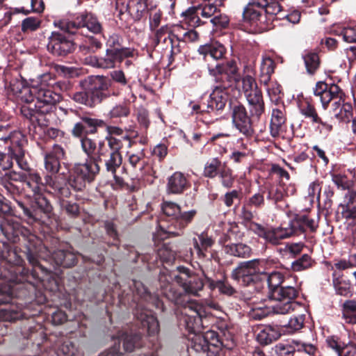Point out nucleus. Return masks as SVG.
Instances as JSON below:
<instances>
[{
  "label": "nucleus",
  "mask_w": 356,
  "mask_h": 356,
  "mask_svg": "<svg viewBox=\"0 0 356 356\" xmlns=\"http://www.w3.org/2000/svg\"><path fill=\"white\" fill-rule=\"evenodd\" d=\"M1 234L12 243L23 242L19 253L16 248L1 240V306L4 305L1 307V321L12 322L24 317L21 311L24 305L36 298L45 300L41 289L44 277L52 270L41 261H47L48 256L55 269L70 268L78 264L79 254L70 246L55 250L49 255L42 241L12 217L1 216Z\"/></svg>",
  "instance_id": "f257e3e1"
},
{
  "label": "nucleus",
  "mask_w": 356,
  "mask_h": 356,
  "mask_svg": "<svg viewBox=\"0 0 356 356\" xmlns=\"http://www.w3.org/2000/svg\"><path fill=\"white\" fill-rule=\"evenodd\" d=\"M120 303L131 308L136 323L141 331L135 333H125L122 335V346L126 352H133L136 348L142 347L143 336L147 333L149 336L156 335L160 330L157 318L146 307L151 302L156 308L165 312L166 308L163 302L158 296L153 295L140 281L132 280L129 284V292H122L119 296Z\"/></svg>",
  "instance_id": "f03ea898"
},
{
  "label": "nucleus",
  "mask_w": 356,
  "mask_h": 356,
  "mask_svg": "<svg viewBox=\"0 0 356 356\" xmlns=\"http://www.w3.org/2000/svg\"><path fill=\"white\" fill-rule=\"evenodd\" d=\"M60 95L51 90L40 87L36 88L35 102L34 104H23L20 108L22 116L27 120L29 134L35 136L37 127H47L49 120L47 118L56 109V104L59 101Z\"/></svg>",
  "instance_id": "7ed1b4c3"
},
{
  "label": "nucleus",
  "mask_w": 356,
  "mask_h": 356,
  "mask_svg": "<svg viewBox=\"0 0 356 356\" xmlns=\"http://www.w3.org/2000/svg\"><path fill=\"white\" fill-rule=\"evenodd\" d=\"M265 275L264 284L268 286V296L270 299L277 300L274 305L275 312L286 314L295 309L296 302L293 301L298 296V290L293 286H282L284 275L278 271L270 273L262 272Z\"/></svg>",
  "instance_id": "20e7f679"
},
{
  "label": "nucleus",
  "mask_w": 356,
  "mask_h": 356,
  "mask_svg": "<svg viewBox=\"0 0 356 356\" xmlns=\"http://www.w3.org/2000/svg\"><path fill=\"white\" fill-rule=\"evenodd\" d=\"M83 90L73 93L76 103L93 108L112 95H118L112 89V80L104 76H88L83 83Z\"/></svg>",
  "instance_id": "39448f33"
},
{
  "label": "nucleus",
  "mask_w": 356,
  "mask_h": 356,
  "mask_svg": "<svg viewBox=\"0 0 356 356\" xmlns=\"http://www.w3.org/2000/svg\"><path fill=\"white\" fill-rule=\"evenodd\" d=\"M314 95L319 97L324 109L327 108L332 100L339 99L333 103L334 115L342 123L353 122V106L350 103H345V93L337 84L328 85L324 81H318L314 88Z\"/></svg>",
  "instance_id": "423d86ee"
},
{
  "label": "nucleus",
  "mask_w": 356,
  "mask_h": 356,
  "mask_svg": "<svg viewBox=\"0 0 356 356\" xmlns=\"http://www.w3.org/2000/svg\"><path fill=\"white\" fill-rule=\"evenodd\" d=\"M21 181L30 188L33 195L43 193L47 187L54 185V178L51 175H45L42 179L38 172H29L28 174L16 172L15 171L1 173V186L6 190V194L19 195V188L13 181Z\"/></svg>",
  "instance_id": "0eeeda50"
},
{
  "label": "nucleus",
  "mask_w": 356,
  "mask_h": 356,
  "mask_svg": "<svg viewBox=\"0 0 356 356\" xmlns=\"http://www.w3.org/2000/svg\"><path fill=\"white\" fill-rule=\"evenodd\" d=\"M216 327L219 332L209 330L202 336H196L193 348L197 352L207 353L208 356H216L222 348H232V335L227 329V325L221 323Z\"/></svg>",
  "instance_id": "6e6552de"
},
{
  "label": "nucleus",
  "mask_w": 356,
  "mask_h": 356,
  "mask_svg": "<svg viewBox=\"0 0 356 356\" xmlns=\"http://www.w3.org/2000/svg\"><path fill=\"white\" fill-rule=\"evenodd\" d=\"M161 210L168 218L166 228L161 227L162 232L167 234L165 238L181 236L184 230L192 223L197 214L196 209L182 211L178 204L171 201H163L161 204Z\"/></svg>",
  "instance_id": "1a4fd4ad"
},
{
  "label": "nucleus",
  "mask_w": 356,
  "mask_h": 356,
  "mask_svg": "<svg viewBox=\"0 0 356 356\" xmlns=\"http://www.w3.org/2000/svg\"><path fill=\"white\" fill-rule=\"evenodd\" d=\"M54 26L60 31L83 36L88 34H103L104 28L97 17L91 12L83 11L77 13L72 19L54 21Z\"/></svg>",
  "instance_id": "9d476101"
},
{
  "label": "nucleus",
  "mask_w": 356,
  "mask_h": 356,
  "mask_svg": "<svg viewBox=\"0 0 356 356\" xmlns=\"http://www.w3.org/2000/svg\"><path fill=\"white\" fill-rule=\"evenodd\" d=\"M231 100L229 89L222 88V85L215 84L211 93L205 99L202 98L200 102L193 106V110L197 113L209 115L211 119L208 122L218 120L222 114L226 105Z\"/></svg>",
  "instance_id": "9b49d317"
},
{
  "label": "nucleus",
  "mask_w": 356,
  "mask_h": 356,
  "mask_svg": "<svg viewBox=\"0 0 356 356\" xmlns=\"http://www.w3.org/2000/svg\"><path fill=\"white\" fill-rule=\"evenodd\" d=\"M260 272L258 261L252 259L240 262L231 273V278L244 287H253L259 292L264 286L265 275Z\"/></svg>",
  "instance_id": "f8f14e48"
},
{
  "label": "nucleus",
  "mask_w": 356,
  "mask_h": 356,
  "mask_svg": "<svg viewBox=\"0 0 356 356\" xmlns=\"http://www.w3.org/2000/svg\"><path fill=\"white\" fill-rule=\"evenodd\" d=\"M33 196L34 201L31 203L25 204L22 202H17V205L29 224L44 222L45 219H49L54 215L53 206L50 201L44 196L43 193Z\"/></svg>",
  "instance_id": "ddd939ff"
},
{
  "label": "nucleus",
  "mask_w": 356,
  "mask_h": 356,
  "mask_svg": "<svg viewBox=\"0 0 356 356\" xmlns=\"http://www.w3.org/2000/svg\"><path fill=\"white\" fill-rule=\"evenodd\" d=\"M233 127L247 138H252L255 134L254 124L260 120L248 113L245 106L237 99L229 103Z\"/></svg>",
  "instance_id": "4468645a"
},
{
  "label": "nucleus",
  "mask_w": 356,
  "mask_h": 356,
  "mask_svg": "<svg viewBox=\"0 0 356 356\" xmlns=\"http://www.w3.org/2000/svg\"><path fill=\"white\" fill-rule=\"evenodd\" d=\"M99 171V165L89 159L83 163H75L70 172L68 184L74 191H81L95 181Z\"/></svg>",
  "instance_id": "2eb2a0df"
},
{
  "label": "nucleus",
  "mask_w": 356,
  "mask_h": 356,
  "mask_svg": "<svg viewBox=\"0 0 356 356\" xmlns=\"http://www.w3.org/2000/svg\"><path fill=\"white\" fill-rule=\"evenodd\" d=\"M176 255L175 245L171 243H162L157 245L156 250L149 248L142 252L129 250V257L134 263H137L140 259L143 264H154L159 259L162 264H172Z\"/></svg>",
  "instance_id": "dca6fc26"
},
{
  "label": "nucleus",
  "mask_w": 356,
  "mask_h": 356,
  "mask_svg": "<svg viewBox=\"0 0 356 356\" xmlns=\"http://www.w3.org/2000/svg\"><path fill=\"white\" fill-rule=\"evenodd\" d=\"M23 140L24 135L20 131L13 129L8 124H1V142L3 143V145H6V148L8 149V152L13 154L18 166L24 170H28L29 165L24 159Z\"/></svg>",
  "instance_id": "f3484780"
},
{
  "label": "nucleus",
  "mask_w": 356,
  "mask_h": 356,
  "mask_svg": "<svg viewBox=\"0 0 356 356\" xmlns=\"http://www.w3.org/2000/svg\"><path fill=\"white\" fill-rule=\"evenodd\" d=\"M181 307L184 311L183 316L180 319L181 325L184 327L189 333L200 332L204 327L203 319L207 317L204 306L191 300Z\"/></svg>",
  "instance_id": "a211bd4d"
},
{
  "label": "nucleus",
  "mask_w": 356,
  "mask_h": 356,
  "mask_svg": "<svg viewBox=\"0 0 356 356\" xmlns=\"http://www.w3.org/2000/svg\"><path fill=\"white\" fill-rule=\"evenodd\" d=\"M72 35L64 31L51 32L46 45L47 51L54 57L66 58L76 48V43L71 38Z\"/></svg>",
  "instance_id": "6ab92c4d"
},
{
  "label": "nucleus",
  "mask_w": 356,
  "mask_h": 356,
  "mask_svg": "<svg viewBox=\"0 0 356 356\" xmlns=\"http://www.w3.org/2000/svg\"><path fill=\"white\" fill-rule=\"evenodd\" d=\"M209 73L214 77L215 84L222 85L224 89H229L241 80L239 69L234 60L217 64L215 67L209 68Z\"/></svg>",
  "instance_id": "aec40b11"
},
{
  "label": "nucleus",
  "mask_w": 356,
  "mask_h": 356,
  "mask_svg": "<svg viewBox=\"0 0 356 356\" xmlns=\"http://www.w3.org/2000/svg\"><path fill=\"white\" fill-rule=\"evenodd\" d=\"M175 281L170 274L166 272H161L157 282V290L160 293L175 305L181 307L187 304L190 300L188 296L185 294L179 287L173 282Z\"/></svg>",
  "instance_id": "412c9836"
},
{
  "label": "nucleus",
  "mask_w": 356,
  "mask_h": 356,
  "mask_svg": "<svg viewBox=\"0 0 356 356\" xmlns=\"http://www.w3.org/2000/svg\"><path fill=\"white\" fill-rule=\"evenodd\" d=\"M78 117V121L74 122L70 131L74 138L85 136L95 135L99 129H103L106 122L100 118H97L92 113L74 111Z\"/></svg>",
  "instance_id": "4be33fe9"
},
{
  "label": "nucleus",
  "mask_w": 356,
  "mask_h": 356,
  "mask_svg": "<svg viewBox=\"0 0 356 356\" xmlns=\"http://www.w3.org/2000/svg\"><path fill=\"white\" fill-rule=\"evenodd\" d=\"M178 275L174 276L175 281L185 294L196 295L204 287L203 280L196 273L192 272L188 268L180 266L177 267Z\"/></svg>",
  "instance_id": "5701e85b"
},
{
  "label": "nucleus",
  "mask_w": 356,
  "mask_h": 356,
  "mask_svg": "<svg viewBox=\"0 0 356 356\" xmlns=\"http://www.w3.org/2000/svg\"><path fill=\"white\" fill-rule=\"evenodd\" d=\"M136 50L134 49H126L121 50L106 49V54L104 56H95L90 58L92 66L110 69L115 67L117 63H121L124 59L134 56Z\"/></svg>",
  "instance_id": "b1692460"
},
{
  "label": "nucleus",
  "mask_w": 356,
  "mask_h": 356,
  "mask_svg": "<svg viewBox=\"0 0 356 356\" xmlns=\"http://www.w3.org/2000/svg\"><path fill=\"white\" fill-rule=\"evenodd\" d=\"M242 223L247 229L272 245H278L281 240L286 238L284 229L282 227L268 229L252 220L250 222L242 220Z\"/></svg>",
  "instance_id": "393cba45"
},
{
  "label": "nucleus",
  "mask_w": 356,
  "mask_h": 356,
  "mask_svg": "<svg viewBox=\"0 0 356 356\" xmlns=\"http://www.w3.org/2000/svg\"><path fill=\"white\" fill-rule=\"evenodd\" d=\"M337 222L356 220V191H348L335 213Z\"/></svg>",
  "instance_id": "a878e982"
},
{
  "label": "nucleus",
  "mask_w": 356,
  "mask_h": 356,
  "mask_svg": "<svg viewBox=\"0 0 356 356\" xmlns=\"http://www.w3.org/2000/svg\"><path fill=\"white\" fill-rule=\"evenodd\" d=\"M306 227L312 232H316L317 225L314 219L309 218L307 215L296 214L289 222L287 227H284L286 238L293 236H298L306 232Z\"/></svg>",
  "instance_id": "bb28decb"
},
{
  "label": "nucleus",
  "mask_w": 356,
  "mask_h": 356,
  "mask_svg": "<svg viewBox=\"0 0 356 356\" xmlns=\"http://www.w3.org/2000/svg\"><path fill=\"white\" fill-rule=\"evenodd\" d=\"M65 157V151L58 145H54L49 152H44V165L49 175L59 173L60 162Z\"/></svg>",
  "instance_id": "cd10ccee"
},
{
  "label": "nucleus",
  "mask_w": 356,
  "mask_h": 356,
  "mask_svg": "<svg viewBox=\"0 0 356 356\" xmlns=\"http://www.w3.org/2000/svg\"><path fill=\"white\" fill-rule=\"evenodd\" d=\"M264 194L265 191H259L249 197L243 202L239 214V218L242 220L250 222L254 219L256 211H253L252 208L260 209L264 207Z\"/></svg>",
  "instance_id": "c85d7f7f"
},
{
  "label": "nucleus",
  "mask_w": 356,
  "mask_h": 356,
  "mask_svg": "<svg viewBox=\"0 0 356 356\" xmlns=\"http://www.w3.org/2000/svg\"><path fill=\"white\" fill-rule=\"evenodd\" d=\"M191 187L190 177L176 171L168 178L166 192L168 195H180Z\"/></svg>",
  "instance_id": "c756f323"
},
{
  "label": "nucleus",
  "mask_w": 356,
  "mask_h": 356,
  "mask_svg": "<svg viewBox=\"0 0 356 356\" xmlns=\"http://www.w3.org/2000/svg\"><path fill=\"white\" fill-rule=\"evenodd\" d=\"M19 75L16 69H6L3 72L4 92L9 99L17 98L25 86L18 79Z\"/></svg>",
  "instance_id": "7c9ffc66"
},
{
  "label": "nucleus",
  "mask_w": 356,
  "mask_h": 356,
  "mask_svg": "<svg viewBox=\"0 0 356 356\" xmlns=\"http://www.w3.org/2000/svg\"><path fill=\"white\" fill-rule=\"evenodd\" d=\"M286 110L284 104L277 105L272 109L270 122V133L272 137L277 138L286 130Z\"/></svg>",
  "instance_id": "2f4dec72"
},
{
  "label": "nucleus",
  "mask_w": 356,
  "mask_h": 356,
  "mask_svg": "<svg viewBox=\"0 0 356 356\" xmlns=\"http://www.w3.org/2000/svg\"><path fill=\"white\" fill-rule=\"evenodd\" d=\"M127 163L133 171L140 172L142 175L147 172L154 179L158 178L157 171L153 168H151L150 172L145 170V168L147 166L148 163L145 159L144 149L136 153L127 152Z\"/></svg>",
  "instance_id": "473e14b6"
},
{
  "label": "nucleus",
  "mask_w": 356,
  "mask_h": 356,
  "mask_svg": "<svg viewBox=\"0 0 356 356\" xmlns=\"http://www.w3.org/2000/svg\"><path fill=\"white\" fill-rule=\"evenodd\" d=\"M122 163V156L121 153L110 152L107 159H104V165L107 172L111 173L115 181V184L120 187L125 185L124 179L118 176L117 170Z\"/></svg>",
  "instance_id": "72a5a7b5"
},
{
  "label": "nucleus",
  "mask_w": 356,
  "mask_h": 356,
  "mask_svg": "<svg viewBox=\"0 0 356 356\" xmlns=\"http://www.w3.org/2000/svg\"><path fill=\"white\" fill-rule=\"evenodd\" d=\"M245 97L249 105L250 113L254 118L260 120L265 112V103L261 90L256 88L254 93L248 94Z\"/></svg>",
  "instance_id": "f704fd0d"
},
{
  "label": "nucleus",
  "mask_w": 356,
  "mask_h": 356,
  "mask_svg": "<svg viewBox=\"0 0 356 356\" xmlns=\"http://www.w3.org/2000/svg\"><path fill=\"white\" fill-rule=\"evenodd\" d=\"M282 331L281 325H266L257 333V340L261 345H268L278 340L282 334Z\"/></svg>",
  "instance_id": "c9c22d12"
},
{
  "label": "nucleus",
  "mask_w": 356,
  "mask_h": 356,
  "mask_svg": "<svg viewBox=\"0 0 356 356\" xmlns=\"http://www.w3.org/2000/svg\"><path fill=\"white\" fill-rule=\"evenodd\" d=\"M332 285L337 295L348 297L353 294L350 281L345 278L343 274L337 272L332 273Z\"/></svg>",
  "instance_id": "e433bc0d"
},
{
  "label": "nucleus",
  "mask_w": 356,
  "mask_h": 356,
  "mask_svg": "<svg viewBox=\"0 0 356 356\" xmlns=\"http://www.w3.org/2000/svg\"><path fill=\"white\" fill-rule=\"evenodd\" d=\"M205 279L207 284L211 290L218 289L220 294H223L227 296H236L238 293L237 290L229 282L225 277L222 280L216 281L208 277H206Z\"/></svg>",
  "instance_id": "4c0bfd02"
},
{
  "label": "nucleus",
  "mask_w": 356,
  "mask_h": 356,
  "mask_svg": "<svg viewBox=\"0 0 356 356\" xmlns=\"http://www.w3.org/2000/svg\"><path fill=\"white\" fill-rule=\"evenodd\" d=\"M307 73L314 76L320 69L321 60L316 50H306L302 56Z\"/></svg>",
  "instance_id": "58836bf2"
},
{
  "label": "nucleus",
  "mask_w": 356,
  "mask_h": 356,
  "mask_svg": "<svg viewBox=\"0 0 356 356\" xmlns=\"http://www.w3.org/2000/svg\"><path fill=\"white\" fill-rule=\"evenodd\" d=\"M225 252L230 256L247 259L252 254V249L243 243H230L225 245Z\"/></svg>",
  "instance_id": "ea45409f"
},
{
  "label": "nucleus",
  "mask_w": 356,
  "mask_h": 356,
  "mask_svg": "<svg viewBox=\"0 0 356 356\" xmlns=\"http://www.w3.org/2000/svg\"><path fill=\"white\" fill-rule=\"evenodd\" d=\"M200 54L204 56H210L216 60L221 59L226 54V48L219 42L200 45L197 49Z\"/></svg>",
  "instance_id": "a19ab883"
},
{
  "label": "nucleus",
  "mask_w": 356,
  "mask_h": 356,
  "mask_svg": "<svg viewBox=\"0 0 356 356\" xmlns=\"http://www.w3.org/2000/svg\"><path fill=\"white\" fill-rule=\"evenodd\" d=\"M201 6H193L183 11L180 17L181 22L184 23L191 27H197L202 24V21L198 16V10H200Z\"/></svg>",
  "instance_id": "79ce46f5"
},
{
  "label": "nucleus",
  "mask_w": 356,
  "mask_h": 356,
  "mask_svg": "<svg viewBox=\"0 0 356 356\" xmlns=\"http://www.w3.org/2000/svg\"><path fill=\"white\" fill-rule=\"evenodd\" d=\"M76 351L74 343L67 340L59 344L57 348H51L43 353L42 356H74Z\"/></svg>",
  "instance_id": "37998d69"
},
{
  "label": "nucleus",
  "mask_w": 356,
  "mask_h": 356,
  "mask_svg": "<svg viewBox=\"0 0 356 356\" xmlns=\"http://www.w3.org/2000/svg\"><path fill=\"white\" fill-rule=\"evenodd\" d=\"M153 33L154 35L152 38V45L154 48L156 47L161 42L163 37L168 35V40L170 38L179 39L176 33H174L171 29V27L168 24H165L161 26H159L154 30H150Z\"/></svg>",
  "instance_id": "c03bdc74"
},
{
  "label": "nucleus",
  "mask_w": 356,
  "mask_h": 356,
  "mask_svg": "<svg viewBox=\"0 0 356 356\" xmlns=\"http://www.w3.org/2000/svg\"><path fill=\"white\" fill-rule=\"evenodd\" d=\"M222 167H224V163L220 159L211 158L204 165L203 175L205 177L213 179L218 175Z\"/></svg>",
  "instance_id": "a18cd8bd"
},
{
  "label": "nucleus",
  "mask_w": 356,
  "mask_h": 356,
  "mask_svg": "<svg viewBox=\"0 0 356 356\" xmlns=\"http://www.w3.org/2000/svg\"><path fill=\"white\" fill-rule=\"evenodd\" d=\"M131 114V107L129 103L124 101L122 103L115 104L108 111L107 116L113 120L114 119H121L123 118H128Z\"/></svg>",
  "instance_id": "49530a36"
},
{
  "label": "nucleus",
  "mask_w": 356,
  "mask_h": 356,
  "mask_svg": "<svg viewBox=\"0 0 356 356\" xmlns=\"http://www.w3.org/2000/svg\"><path fill=\"white\" fill-rule=\"evenodd\" d=\"M316 261L308 254H304L291 263V268L294 272H300L313 268Z\"/></svg>",
  "instance_id": "de8ad7c7"
},
{
  "label": "nucleus",
  "mask_w": 356,
  "mask_h": 356,
  "mask_svg": "<svg viewBox=\"0 0 356 356\" xmlns=\"http://www.w3.org/2000/svg\"><path fill=\"white\" fill-rule=\"evenodd\" d=\"M342 316L347 323L356 324V300H348L343 302Z\"/></svg>",
  "instance_id": "09e8293b"
},
{
  "label": "nucleus",
  "mask_w": 356,
  "mask_h": 356,
  "mask_svg": "<svg viewBox=\"0 0 356 356\" xmlns=\"http://www.w3.org/2000/svg\"><path fill=\"white\" fill-rule=\"evenodd\" d=\"M218 177L221 185L224 188L229 189L234 186L236 176L233 174V170L225 163H224V167L220 171Z\"/></svg>",
  "instance_id": "8fccbe9b"
},
{
  "label": "nucleus",
  "mask_w": 356,
  "mask_h": 356,
  "mask_svg": "<svg viewBox=\"0 0 356 356\" xmlns=\"http://www.w3.org/2000/svg\"><path fill=\"white\" fill-rule=\"evenodd\" d=\"M147 14L149 30H154L160 26L163 15V11L155 5L150 6L147 9Z\"/></svg>",
  "instance_id": "3c124183"
},
{
  "label": "nucleus",
  "mask_w": 356,
  "mask_h": 356,
  "mask_svg": "<svg viewBox=\"0 0 356 356\" xmlns=\"http://www.w3.org/2000/svg\"><path fill=\"white\" fill-rule=\"evenodd\" d=\"M75 138L80 140L81 149L88 156L87 159H90L91 156H93L98 145L95 140L90 138L89 136L76 137Z\"/></svg>",
  "instance_id": "603ef678"
},
{
  "label": "nucleus",
  "mask_w": 356,
  "mask_h": 356,
  "mask_svg": "<svg viewBox=\"0 0 356 356\" xmlns=\"http://www.w3.org/2000/svg\"><path fill=\"white\" fill-rule=\"evenodd\" d=\"M5 195L12 198L17 204V202H19L16 200L17 195H14L13 197L10 194H6L3 186H1V213L15 215V206L13 205V202L10 200L8 199Z\"/></svg>",
  "instance_id": "864d4df0"
},
{
  "label": "nucleus",
  "mask_w": 356,
  "mask_h": 356,
  "mask_svg": "<svg viewBox=\"0 0 356 356\" xmlns=\"http://www.w3.org/2000/svg\"><path fill=\"white\" fill-rule=\"evenodd\" d=\"M267 200L271 201L274 204L278 205L284 200V186L279 185L271 186L267 193Z\"/></svg>",
  "instance_id": "5fc2aeb1"
},
{
  "label": "nucleus",
  "mask_w": 356,
  "mask_h": 356,
  "mask_svg": "<svg viewBox=\"0 0 356 356\" xmlns=\"http://www.w3.org/2000/svg\"><path fill=\"white\" fill-rule=\"evenodd\" d=\"M60 206L62 211L70 218H76L80 215V207L76 202L63 199L60 201Z\"/></svg>",
  "instance_id": "6e6d98bb"
},
{
  "label": "nucleus",
  "mask_w": 356,
  "mask_h": 356,
  "mask_svg": "<svg viewBox=\"0 0 356 356\" xmlns=\"http://www.w3.org/2000/svg\"><path fill=\"white\" fill-rule=\"evenodd\" d=\"M110 152V149L107 148L106 146L105 140H99L98 142L96 152H95L93 156H91L89 160L94 161L95 163L99 164V163L102 162L103 158L108 156V154Z\"/></svg>",
  "instance_id": "4d7b16f0"
},
{
  "label": "nucleus",
  "mask_w": 356,
  "mask_h": 356,
  "mask_svg": "<svg viewBox=\"0 0 356 356\" xmlns=\"http://www.w3.org/2000/svg\"><path fill=\"white\" fill-rule=\"evenodd\" d=\"M41 25V20L35 17H29L22 22V31L23 33L33 32L38 30Z\"/></svg>",
  "instance_id": "13d9d810"
},
{
  "label": "nucleus",
  "mask_w": 356,
  "mask_h": 356,
  "mask_svg": "<svg viewBox=\"0 0 356 356\" xmlns=\"http://www.w3.org/2000/svg\"><path fill=\"white\" fill-rule=\"evenodd\" d=\"M242 198L241 190H232L225 193L221 197V200L227 207H231L234 204V200L240 201Z\"/></svg>",
  "instance_id": "bf43d9fd"
},
{
  "label": "nucleus",
  "mask_w": 356,
  "mask_h": 356,
  "mask_svg": "<svg viewBox=\"0 0 356 356\" xmlns=\"http://www.w3.org/2000/svg\"><path fill=\"white\" fill-rule=\"evenodd\" d=\"M332 180L339 189L349 190L350 186V181L347 175L341 173H332L331 174Z\"/></svg>",
  "instance_id": "052dcab7"
},
{
  "label": "nucleus",
  "mask_w": 356,
  "mask_h": 356,
  "mask_svg": "<svg viewBox=\"0 0 356 356\" xmlns=\"http://www.w3.org/2000/svg\"><path fill=\"white\" fill-rule=\"evenodd\" d=\"M35 90L36 88H31L25 86L17 98L24 102V104H34L35 102Z\"/></svg>",
  "instance_id": "680f3d73"
},
{
  "label": "nucleus",
  "mask_w": 356,
  "mask_h": 356,
  "mask_svg": "<svg viewBox=\"0 0 356 356\" xmlns=\"http://www.w3.org/2000/svg\"><path fill=\"white\" fill-rule=\"evenodd\" d=\"M241 79L242 90L244 92L245 97L250 93H254V89L258 88L255 79L250 75H245Z\"/></svg>",
  "instance_id": "e2e57ef3"
},
{
  "label": "nucleus",
  "mask_w": 356,
  "mask_h": 356,
  "mask_svg": "<svg viewBox=\"0 0 356 356\" xmlns=\"http://www.w3.org/2000/svg\"><path fill=\"white\" fill-rule=\"evenodd\" d=\"M274 305L271 307H255L251 311L252 318L254 320H261L268 316L271 313L277 314L273 309ZM277 314H280L277 313Z\"/></svg>",
  "instance_id": "0e129e2a"
},
{
  "label": "nucleus",
  "mask_w": 356,
  "mask_h": 356,
  "mask_svg": "<svg viewBox=\"0 0 356 356\" xmlns=\"http://www.w3.org/2000/svg\"><path fill=\"white\" fill-rule=\"evenodd\" d=\"M325 343L327 348L332 349L337 355L340 353L341 348L344 347L345 342L342 341L338 336L331 335L327 337Z\"/></svg>",
  "instance_id": "69168bd1"
},
{
  "label": "nucleus",
  "mask_w": 356,
  "mask_h": 356,
  "mask_svg": "<svg viewBox=\"0 0 356 356\" xmlns=\"http://www.w3.org/2000/svg\"><path fill=\"white\" fill-rule=\"evenodd\" d=\"M339 35L342 36L343 41L356 44L355 27H344L340 31Z\"/></svg>",
  "instance_id": "338daca9"
},
{
  "label": "nucleus",
  "mask_w": 356,
  "mask_h": 356,
  "mask_svg": "<svg viewBox=\"0 0 356 356\" xmlns=\"http://www.w3.org/2000/svg\"><path fill=\"white\" fill-rule=\"evenodd\" d=\"M276 352L279 356H296V349L291 345L280 343L276 346Z\"/></svg>",
  "instance_id": "774afa93"
}]
</instances>
